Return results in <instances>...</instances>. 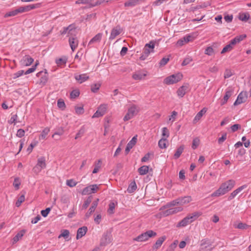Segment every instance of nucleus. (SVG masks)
Segmentation results:
<instances>
[{
    "instance_id": "f257e3e1",
    "label": "nucleus",
    "mask_w": 251,
    "mask_h": 251,
    "mask_svg": "<svg viewBox=\"0 0 251 251\" xmlns=\"http://www.w3.org/2000/svg\"><path fill=\"white\" fill-rule=\"evenodd\" d=\"M236 182L233 179H229L223 183L219 188L211 194L212 197H218L227 193L235 186Z\"/></svg>"
},
{
    "instance_id": "f03ea898",
    "label": "nucleus",
    "mask_w": 251,
    "mask_h": 251,
    "mask_svg": "<svg viewBox=\"0 0 251 251\" xmlns=\"http://www.w3.org/2000/svg\"><path fill=\"white\" fill-rule=\"evenodd\" d=\"M62 34H68L69 37V44L73 51H74L78 46V41L75 37L76 30L74 25H70L66 28H64L61 32Z\"/></svg>"
},
{
    "instance_id": "7ed1b4c3",
    "label": "nucleus",
    "mask_w": 251,
    "mask_h": 251,
    "mask_svg": "<svg viewBox=\"0 0 251 251\" xmlns=\"http://www.w3.org/2000/svg\"><path fill=\"white\" fill-rule=\"evenodd\" d=\"M41 5V3H37L35 4H30L27 5L21 6L15 10H11L4 15V17H13L25 12L28 11L33 9L39 8Z\"/></svg>"
},
{
    "instance_id": "20e7f679",
    "label": "nucleus",
    "mask_w": 251,
    "mask_h": 251,
    "mask_svg": "<svg viewBox=\"0 0 251 251\" xmlns=\"http://www.w3.org/2000/svg\"><path fill=\"white\" fill-rule=\"evenodd\" d=\"M183 77L182 74L180 73L170 75L166 77L164 80V83L167 85H171L180 81Z\"/></svg>"
},
{
    "instance_id": "39448f33",
    "label": "nucleus",
    "mask_w": 251,
    "mask_h": 251,
    "mask_svg": "<svg viewBox=\"0 0 251 251\" xmlns=\"http://www.w3.org/2000/svg\"><path fill=\"white\" fill-rule=\"evenodd\" d=\"M139 111V107L134 104L131 105L127 109V112L124 117V121H126L133 118Z\"/></svg>"
},
{
    "instance_id": "423d86ee",
    "label": "nucleus",
    "mask_w": 251,
    "mask_h": 251,
    "mask_svg": "<svg viewBox=\"0 0 251 251\" xmlns=\"http://www.w3.org/2000/svg\"><path fill=\"white\" fill-rule=\"evenodd\" d=\"M156 234L155 232L152 230H149L134 238L133 240L137 242H145L150 238L155 236Z\"/></svg>"
},
{
    "instance_id": "0eeeda50",
    "label": "nucleus",
    "mask_w": 251,
    "mask_h": 251,
    "mask_svg": "<svg viewBox=\"0 0 251 251\" xmlns=\"http://www.w3.org/2000/svg\"><path fill=\"white\" fill-rule=\"evenodd\" d=\"M195 39V37L194 34H187L177 41L176 44V47H182L190 42L193 41Z\"/></svg>"
},
{
    "instance_id": "6e6552de",
    "label": "nucleus",
    "mask_w": 251,
    "mask_h": 251,
    "mask_svg": "<svg viewBox=\"0 0 251 251\" xmlns=\"http://www.w3.org/2000/svg\"><path fill=\"white\" fill-rule=\"evenodd\" d=\"M100 186V185L92 184L86 187L83 189L82 194L83 195H86L92 193H95L99 190Z\"/></svg>"
},
{
    "instance_id": "1a4fd4ad",
    "label": "nucleus",
    "mask_w": 251,
    "mask_h": 251,
    "mask_svg": "<svg viewBox=\"0 0 251 251\" xmlns=\"http://www.w3.org/2000/svg\"><path fill=\"white\" fill-rule=\"evenodd\" d=\"M107 108V106L106 104H101L93 115L92 118H99L102 116L105 113Z\"/></svg>"
},
{
    "instance_id": "9d476101",
    "label": "nucleus",
    "mask_w": 251,
    "mask_h": 251,
    "mask_svg": "<svg viewBox=\"0 0 251 251\" xmlns=\"http://www.w3.org/2000/svg\"><path fill=\"white\" fill-rule=\"evenodd\" d=\"M112 241V236L110 232L104 233L101 239L100 244L102 246H105L111 243Z\"/></svg>"
},
{
    "instance_id": "9b49d317",
    "label": "nucleus",
    "mask_w": 251,
    "mask_h": 251,
    "mask_svg": "<svg viewBox=\"0 0 251 251\" xmlns=\"http://www.w3.org/2000/svg\"><path fill=\"white\" fill-rule=\"evenodd\" d=\"M189 85L188 83H185L180 87L177 90L176 93L179 98H182L185 94L189 91Z\"/></svg>"
},
{
    "instance_id": "f8f14e48",
    "label": "nucleus",
    "mask_w": 251,
    "mask_h": 251,
    "mask_svg": "<svg viewBox=\"0 0 251 251\" xmlns=\"http://www.w3.org/2000/svg\"><path fill=\"white\" fill-rule=\"evenodd\" d=\"M247 99V94L246 92H242L237 97V98L234 103V105L236 106L241 104L246 101Z\"/></svg>"
},
{
    "instance_id": "ddd939ff",
    "label": "nucleus",
    "mask_w": 251,
    "mask_h": 251,
    "mask_svg": "<svg viewBox=\"0 0 251 251\" xmlns=\"http://www.w3.org/2000/svg\"><path fill=\"white\" fill-rule=\"evenodd\" d=\"M122 28L119 25L113 28L111 30L109 39L110 40H113L118 35H120L122 33Z\"/></svg>"
},
{
    "instance_id": "4468645a",
    "label": "nucleus",
    "mask_w": 251,
    "mask_h": 251,
    "mask_svg": "<svg viewBox=\"0 0 251 251\" xmlns=\"http://www.w3.org/2000/svg\"><path fill=\"white\" fill-rule=\"evenodd\" d=\"M155 47L154 42L151 41L149 43L146 44L144 48L143 52L146 54L150 55L151 52H153V49Z\"/></svg>"
},
{
    "instance_id": "2eb2a0df",
    "label": "nucleus",
    "mask_w": 251,
    "mask_h": 251,
    "mask_svg": "<svg viewBox=\"0 0 251 251\" xmlns=\"http://www.w3.org/2000/svg\"><path fill=\"white\" fill-rule=\"evenodd\" d=\"M34 59L29 55H25L21 59V64L24 66H28L33 62Z\"/></svg>"
},
{
    "instance_id": "dca6fc26",
    "label": "nucleus",
    "mask_w": 251,
    "mask_h": 251,
    "mask_svg": "<svg viewBox=\"0 0 251 251\" xmlns=\"http://www.w3.org/2000/svg\"><path fill=\"white\" fill-rule=\"evenodd\" d=\"M233 93V90L231 88L228 87L226 90V93L224 97L223 100L221 103L222 105H224L227 102L228 99L232 96Z\"/></svg>"
},
{
    "instance_id": "f3484780",
    "label": "nucleus",
    "mask_w": 251,
    "mask_h": 251,
    "mask_svg": "<svg viewBox=\"0 0 251 251\" xmlns=\"http://www.w3.org/2000/svg\"><path fill=\"white\" fill-rule=\"evenodd\" d=\"M137 135L134 136L131 140L128 143L126 147L125 150V152L126 154H127L130 150L134 147L135 144L137 142Z\"/></svg>"
},
{
    "instance_id": "a211bd4d",
    "label": "nucleus",
    "mask_w": 251,
    "mask_h": 251,
    "mask_svg": "<svg viewBox=\"0 0 251 251\" xmlns=\"http://www.w3.org/2000/svg\"><path fill=\"white\" fill-rule=\"evenodd\" d=\"M179 201V205L182 206L183 205L187 204L192 201V198L190 196H185L178 198Z\"/></svg>"
},
{
    "instance_id": "6ab92c4d",
    "label": "nucleus",
    "mask_w": 251,
    "mask_h": 251,
    "mask_svg": "<svg viewBox=\"0 0 251 251\" xmlns=\"http://www.w3.org/2000/svg\"><path fill=\"white\" fill-rule=\"evenodd\" d=\"M207 110V108L204 107L200 111H199L195 116L193 120V123L196 124L201 118L203 115L206 112Z\"/></svg>"
},
{
    "instance_id": "aec40b11",
    "label": "nucleus",
    "mask_w": 251,
    "mask_h": 251,
    "mask_svg": "<svg viewBox=\"0 0 251 251\" xmlns=\"http://www.w3.org/2000/svg\"><path fill=\"white\" fill-rule=\"evenodd\" d=\"M87 230V227L85 226L79 228L77 231L76 239H79L84 236L86 234Z\"/></svg>"
},
{
    "instance_id": "412c9836",
    "label": "nucleus",
    "mask_w": 251,
    "mask_h": 251,
    "mask_svg": "<svg viewBox=\"0 0 251 251\" xmlns=\"http://www.w3.org/2000/svg\"><path fill=\"white\" fill-rule=\"evenodd\" d=\"M202 213L201 212H195L191 214L186 216L188 221H190V224L196 220L198 217L201 215Z\"/></svg>"
},
{
    "instance_id": "4be33fe9",
    "label": "nucleus",
    "mask_w": 251,
    "mask_h": 251,
    "mask_svg": "<svg viewBox=\"0 0 251 251\" xmlns=\"http://www.w3.org/2000/svg\"><path fill=\"white\" fill-rule=\"evenodd\" d=\"M202 213L201 212H195L191 214L186 216L188 221H190V224L196 220L198 217L201 215Z\"/></svg>"
},
{
    "instance_id": "5701e85b",
    "label": "nucleus",
    "mask_w": 251,
    "mask_h": 251,
    "mask_svg": "<svg viewBox=\"0 0 251 251\" xmlns=\"http://www.w3.org/2000/svg\"><path fill=\"white\" fill-rule=\"evenodd\" d=\"M75 78L76 80L78 81L80 83H82L88 80L89 77L86 74H83L75 75Z\"/></svg>"
},
{
    "instance_id": "b1692460",
    "label": "nucleus",
    "mask_w": 251,
    "mask_h": 251,
    "mask_svg": "<svg viewBox=\"0 0 251 251\" xmlns=\"http://www.w3.org/2000/svg\"><path fill=\"white\" fill-rule=\"evenodd\" d=\"M99 201V199H97L96 201L93 202L91 206L89 209L88 212H87L86 214V216L87 218H88L91 215V214L93 212H94V211L95 210V209L96 208L97 206H98Z\"/></svg>"
},
{
    "instance_id": "393cba45",
    "label": "nucleus",
    "mask_w": 251,
    "mask_h": 251,
    "mask_svg": "<svg viewBox=\"0 0 251 251\" xmlns=\"http://www.w3.org/2000/svg\"><path fill=\"white\" fill-rule=\"evenodd\" d=\"M146 76V74L143 72L139 71L135 73L132 75V77L135 80H141Z\"/></svg>"
},
{
    "instance_id": "a878e982",
    "label": "nucleus",
    "mask_w": 251,
    "mask_h": 251,
    "mask_svg": "<svg viewBox=\"0 0 251 251\" xmlns=\"http://www.w3.org/2000/svg\"><path fill=\"white\" fill-rule=\"evenodd\" d=\"M166 237L165 236H163L159 238L156 241L155 243L153 245V248L154 249H158L159 248L164 241L166 240Z\"/></svg>"
},
{
    "instance_id": "bb28decb",
    "label": "nucleus",
    "mask_w": 251,
    "mask_h": 251,
    "mask_svg": "<svg viewBox=\"0 0 251 251\" xmlns=\"http://www.w3.org/2000/svg\"><path fill=\"white\" fill-rule=\"evenodd\" d=\"M102 36V33H99L97 34L89 41L88 45L100 42Z\"/></svg>"
},
{
    "instance_id": "cd10ccee",
    "label": "nucleus",
    "mask_w": 251,
    "mask_h": 251,
    "mask_svg": "<svg viewBox=\"0 0 251 251\" xmlns=\"http://www.w3.org/2000/svg\"><path fill=\"white\" fill-rule=\"evenodd\" d=\"M26 230L25 229L21 230L19 231L13 238V243H15L17 242L19 240L22 239L25 233Z\"/></svg>"
},
{
    "instance_id": "c85d7f7f",
    "label": "nucleus",
    "mask_w": 251,
    "mask_h": 251,
    "mask_svg": "<svg viewBox=\"0 0 251 251\" xmlns=\"http://www.w3.org/2000/svg\"><path fill=\"white\" fill-rule=\"evenodd\" d=\"M36 165L41 169H43L45 168L46 166L45 158L44 157H41L39 158Z\"/></svg>"
},
{
    "instance_id": "c756f323",
    "label": "nucleus",
    "mask_w": 251,
    "mask_h": 251,
    "mask_svg": "<svg viewBox=\"0 0 251 251\" xmlns=\"http://www.w3.org/2000/svg\"><path fill=\"white\" fill-rule=\"evenodd\" d=\"M246 37V35L242 34L239 36H236L234 38L232 39L231 41L235 44L239 43L241 41L243 40Z\"/></svg>"
},
{
    "instance_id": "7c9ffc66",
    "label": "nucleus",
    "mask_w": 251,
    "mask_h": 251,
    "mask_svg": "<svg viewBox=\"0 0 251 251\" xmlns=\"http://www.w3.org/2000/svg\"><path fill=\"white\" fill-rule=\"evenodd\" d=\"M190 224V221H188L187 217H185L176 225L177 227H184Z\"/></svg>"
},
{
    "instance_id": "2f4dec72",
    "label": "nucleus",
    "mask_w": 251,
    "mask_h": 251,
    "mask_svg": "<svg viewBox=\"0 0 251 251\" xmlns=\"http://www.w3.org/2000/svg\"><path fill=\"white\" fill-rule=\"evenodd\" d=\"M234 226L236 228H238L240 229H246L248 228L250 226L246 224L241 222H239L235 223L234 224Z\"/></svg>"
},
{
    "instance_id": "473e14b6",
    "label": "nucleus",
    "mask_w": 251,
    "mask_h": 251,
    "mask_svg": "<svg viewBox=\"0 0 251 251\" xmlns=\"http://www.w3.org/2000/svg\"><path fill=\"white\" fill-rule=\"evenodd\" d=\"M176 205H179V201L178 198L175 199L169 202H168L165 206V208H170L172 206H175Z\"/></svg>"
},
{
    "instance_id": "72a5a7b5",
    "label": "nucleus",
    "mask_w": 251,
    "mask_h": 251,
    "mask_svg": "<svg viewBox=\"0 0 251 251\" xmlns=\"http://www.w3.org/2000/svg\"><path fill=\"white\" fill-rule=\"evenodd\" d=\"M149 171V167L148 166H143L138 169V173L140 175H144Z\"/></svg>"
},
{
    "instance_id": "f704fd0d",
    "label": "nucleus",
    "mask_w": 251,
    "mask_h": 251,
    "mask_svg": "<svg viewBox=\"0 0 251 251\" xmlns=\"http://www.w3.org/2000/svg\"><path fill=\"white\" fill-rule=\"evenodd\" d=\"M137 188V186L135 181H133L129 185L127 191L129 193H133Z\"/></svg>"
},
{
    "instance_id": "c9c22d12",
    "label": "nucleus",
    "mask_w": 251,
    "mask_h": 251,
    "mask_svg": "<svg viewBox=\"0 0 251 251\" xmlns=\"http://www.w3.org/2000/svg\"><path fill=\"white\" fill-rule=\"evenodd\" d=\"M184 150L183 146H180L178 148H177L176 152L174 154V158L176 159H177L179 158L182 153Z\"/></svg>"
},
{
    "instance_id": "e433bc0d",
    "label": "nucleus",
    "mask_w": 251,
    "mask_h": 251,
    "mask_svg": "<svg viewBox=\"0 0 251 251\" xmlns=\"http://www.w3.org/2000/svg\"><path fill=\"white\" fill-rule=\"evenodd\" d=\"M70 232L69 230L65 229L61 231V233L58 236V238H60L61 237H64L67 240H69Z\"/></svg>"
},
{
    "instance_id": "4c0bfd02",
    "label": "nucleus",
    "mask_w": 251,
    "mask_h": 251,
    "mask_svg": "<svg viewBox=\"0 0 251 251\" xmlns=\"http://www.w3.org/2000/svg\"><path fill=\"white\" fill-rule=\"evenodd\" d=\"M250 18V15L248 13H240L239 15V19L242 21H247Z\"/></svg>"
},
{
    "instance_id": "58836bf2",
    "label": "nucleus",
    "mask_w": 251,
    "mask_h": 251,
    "mask_svg": "<svg viewBox=\"0 0 251 251\" xmlns=\"http://www.w3.org/2000/svg\"><path fill=\"white\" fill-rule=\"evenodd\" d=\"M167 141L166 138H162L158 142V146L161 149H165L166 148V143Z\"/></svg>"
},
{
    "instance_id": "ea45409f",
    "label": "nucleus",
    "mask_w": 251,
    "mask_h": 251,
    "mask_svg": "<svg viewBox=\"0 0 251 251\" xmlns=\"http://www.w3.org/2000/svg\"><path fill=\"white\" fill-rule=\"evenodd\" d=\"M50 131V129L48 127L45 128L42 132L41 135L39 136L40 139H45L46 138L47 135L48 134Z\"/></svg>"
},
{
    "instance_id": "a19ab883",
    "label": "nucleus",
    "mask_w": 251,
    "mask_h": 251,
    "mask_svg": "<svg viewBox=\"0 0 251 251\" xmlns=\"http://www.w3.org/2000/svg\"><path fill=\"white\" fill-rule=\"evenodd\" d=\"M100 83H97L93 84L91 85V91L94 93H96L100 89Z\"/></svg>"
},
{
    "instance_id": "79ce46f5",
    "label": "nucleus",
    "mask_w": 251,
    "mask_h": 251,
    "mask_svg": "<svg viewBox=\"0 0 251 251\" xmlns=\"http://www.w3.org/2000/svg\"><path fill=\"white\" fill-rule=\"evenodd\" d=\"M204 53L207 55L211 56L214 54V49L211 47H208L205 49Z\"/></svg>"
},
{
    "instance_id": "37998d69",
    "label": "nucleus",
    "mask_w": 251,
    "mask_h": 251,
    "mask_svg": "<svg viewBox=\"0 0 251 251\" xmlns=\"http://www.w3.org/2000/svg\"><path fill=\"white\" fill-rule=\"evenodd\" d=\"M79 91L77 89L74 90L70 93V97L71 99H75L79 95Z\"/></svg>"
},
{
    "instance_id": "c03bdc74",
    "label": "nucleus",
    "mask_w": 251,
    "mask_h": 251,
    "mask_svg": "<svg viewBox=\"0 0 251 251\" xmlns=\"http://www.w3.org/2000/svg\"><path fill=\"white\" fill-rule=\"evenodd\" d=\"M100 165H101V160H99L97 161V162H96V163H95V166L93 171V174H96L99 171V169L100 168Z\"/></svg>"
},
{
    "instance_id": "a18cd8bd",
    "label": "nucleus",
    "mask_w": 251,
    "mask_h": 251,
    "mask_svg": "<svg viewBox=\"0 0 251 251\" xmlns=\"http://www.w3.org/2000/svg\"><path fill=\"white\" fill-rule=\"evenodd\" d=\"M200 144V140L198 138H195L193 140L192 148L195 150L198 147Z\"/></svg>"
},
{
    "instance_id": "49530a36",
    "label": "nucleus",
    "mask_w": 251,
    "mask_h": 251,
    "mask_svg": "<svg viewBox=\"0 0 251 251\" xmlns=\"http://www.w3.org/2000/svg\"><path fill=\"white\" fill-rule=\"evenodd\" d=\"M11 115H12L11 117L10 118V119L8 121V123L10 124H14V125H16V120L17 119L18 116H17V114H12Z\"/></svg>"
},
{
    "instance_id": "de8ad7c7",
    "label": "nucleus",
    "mask_w": 251,
    "mask_h": 251,
    "mask_svg": "<svg viewBox=\"0 0 251 251\" xmlns=\"http://www.w3.org/2000/svg\"><path fill=\"white\" fill-rule=\"evenodd\" d=\"M77 182L73 179H68L66 181V184L70 187L75 186Z\"/></svg>"
},
{
    "instance_id": "09e8293b",
    "label": "nucleus",
    "mask_w": 251,
    "mask_h": 251,
    "mask_svg": "<svg viewBox=\"0 0 251 251\" xmlns=\"http://www.w3.org/2000/svg\"><path fill=\"white\" fill-rule=\"evenodd\" d=\"M85 128L84 126H82L81 127L80 130L78 131V132L76 133V136L75 137V139H77L79 137L82 136L83 134L85 132Z\"/></svg>"
},
{
    "instance_id": "8fccbe9b",
    "label": "nucleus",
    "mask_w": 251,
    "mask_h": 251,
    "mask_svg": "<svg viewBox=\"0 0 251 251\" xmlns=\"http://www.w3.org/2000/svg\"><path fill=\"white\" fill-rule=\"evenodd\" d=\"M192 60L193 59L191 57L188 56L184 59L181 65L182 66H186L190 63L192 61Z\"/></svg>"
},
{
    "instance_id": "3c124183",
    "label": "nucleus",
    "mask_w": 251,
    "mask_h": 251,
    "mask_svg": "<svg viewBox=\"0 0 251 251\" xmlns=\"http://www.w3.org/2000/svg\"><path fill=\"white\" fill-rule=\"evenodd\" d=\"M21 184V181L19 177H16L14 179V181L13 182V185L16 188V190L19 189L20 185Z\"/></svg>"
},
{
    "instance_id": "603ef678",
    "label": "nucleus",
    "mask_w": 251,
    "mask_h": 251,
    "mask_svg": "<svg viewBox=\"0 0 251 251\" xmlns=\"http://www.w3.org/2000/svg\"><path fill=\"white\" fill-rule=\"evenodd\" d=\"M177 241H175L173 243L171 244L168 247L167 251H174L177 246Z\"/></svg>"
},
{
    "instance_id": "864d4df0",
    "label": "nucleus",
    "mask_w": 251,
    "mask_h": 251,
    "mask_svg": "<svg viewBox=\"0 0 251 251\" xmlns=\"http://www.w3.org/2000/svg\"><path fill=\"white\" fill-rule=\"evenodd\" d=\"M25 200V196L24 195L21 196L18 199L17 201L16 202V205L17 207H19L21 203L24 201Z\"/></svg>"
},
{
    "instance_id": "5fc2aeb1",
    "label": "nucleus",
    "mask_w": 251,
    "mask_h": 251,
    "mask_svg": "<svg viewBox=\"0 0 251 251\" xmlns=\"http://www.w3.org/2000/svg\"><path fill=\"white\" fill-rule=\"evenodd\" d=\"M162 135L163 137H165V138L166 139L169 136V132L167 127H163L162 129Z\"/></svg>"
},
{
    "instance_id": "6e6d98bb",
    "label": "nucleus",
    "mask_w": 251,
    "mask_h": 251,
    "mask_svg": "<svg viewBox=\"0 0 251 251\" xmlns=\"http://www.w3.org/2000/svg\"><path fill=\"white\" fill-rule=\"evenodd\" d=\"M247 185L246 184H245V185H243L239 187H238L237 189H236V190H235L234 191H233V192H234V193L235 194V195H236V196L240 193L241 192L243 189H245L246 188H247Z\"/></svg>"
},
{
    "instance_id": "4d7b16f0",
    "label": "nucleus",
    "mask_w": 251,
    "mask_h": 251,
    "mask_svg": "<svg viewBox=\"0 0 251 251\" xmlns=\"http://www.w3.org/2000/svg\"><path fill=\"white\" fill-rule=\"evenodd\" d=\"M247 185L246 184H245V185H243L239 187H238L237 189H236V190H235L234 191H233V192H234V193L235 194V195H236V196L240 193L241 192L243 189H245L246 188H247Z\"/></svg>"
},
{
    "instance_id": "13d9d810",
    "label": "nucleus",
    "mask_w": 251,
    "mask_h": 251,
    "mask_svg": "<svg viewBox=\"0 0 251 251\" xmlns=\"http://www.w3.org/2000/svg\"><path fill=\"white\" fill-rule=\"evenodd\" d=\"M138 1H127L125 3L126 7H132L135 5Z\"/></svg>"
},
{
    "instance_id": "bf43d9fd",
    "label": "nucleus",
    "mask_w": 251,
    "mask_h": 251,
    "mask_svg": "<svg viewBox=\"0 0 251 251\" xmlns=\"http://www.w3.org/2000/svg\"><path fill=\"white\" fill-rule=\"evenodd\" d=\"M232 50V47L230 45H226L221 51V53L224 54L226 52Z\"/></svg>"
},
{
    "instance_id": "052dcab7",
    "label": "nucleus",
    "mask_w": 251,
    "mask_h": 251,
    "mask_svg": "<svg viewBox=\"0 0 251 251\" xmlns=\"http://www.w3.org/2000/svg\"><path fill=\"white\" fill-rule=\"evenodd\" d=\"M169 61V58L163 57L159 62L160 66H163L165 65Z\"/></svg>"
},
{
    "instance_id": "680f3d73",
    "label": "nucleus",
    "mask_w": 251,
    "mask_h": 251,
    "mask_svg": "<svg viewBox=\"0 0 251 251\" xmlns=\"http://www.w3.org/2000/svg\"><path fill=\"white\" fill-rule=\"evenodd\" d=\"M50 208L49 207L47 208L45 210H42L41 212L42 216H43L44 217H47L49 214V212H50Z\"/></svg>"
},
{
    "instance_id": "e2e57ef3",
    "label": "nucleus",
    "mask_w": 251,
    "mask_h": 251,
    "mask_svg": "<svg viewBox=\"0 0 251 251\" xmlns=\"http://www.w3.org/2000/svg\"><path fill=\"white\" fill-rule=\"evenodd\" d=\"M172 209H173L174 214H176L179 212H181L183 210V208L182 206H180L179 205L178 207H173V208H172Z\"/></svg>"
},
{
    "instance_id": "0e129e2a",
    "label": "nucleus",
    "mask_w": 251,
    "mask_h": 251,
    "mask_svg": "<svg viewBox=\"0 0 251 251\" xmlns=\"http://www.w3.org/2000/svg\"><path fill=\"white\" fill-rule=\"evenodd\" d=\"M25 134V131L24 129H19L18 130V131L17 132L16 135H17V136H18L19 138H22L23 136H24Z\"/></svg>"
},
{
    "instance_id": "69168bd1",
    "label": "nucleus",
    "mask_w": 251,
    "mask_h": 251,
    "mask_svg": "<svg viewBox=\"0 0 251 251\" xmlns=\"http://www.w3.org/2000/svg\"><path fill=\"white\" fill-rule=\"evenodd\" d=\"M57 106L59 108L64 109L65 107V104L63 100L59 99L57 101Z\"/></svg>"
},
{
    "instance_id": "338daca9",
    "label": "nucleus",
    "mask_w": 251,
    "mask_h": 251,
    "mask_svg": "<svg viewBox=\"0 0 251 251\" xmlns=\"http://www.w3.org/2000/svg\"><path fill=\"white\" fill-rule=\"evenodd\" d=\"M115 209V204L113 202H111L109 204V208L108 211L109 213L112 214L114 213V210Z\"/></svg>"
},
{
    "instance_id": "774afa93",
    "label": "nucleus",
    "mask_w": 251,
    "mask_h": 251,
    "mask_svg": "<svg viewBox=\"0 0 251 251\" xmlns=\"http://www.w3.org/2000/svg\"><path fill=\"white\" fill-rule=\"evenodd\" d=\"M75 111L77 114H82L84 112V109L82 106L75 107Z\"/></svg>"
}]
</instances>
